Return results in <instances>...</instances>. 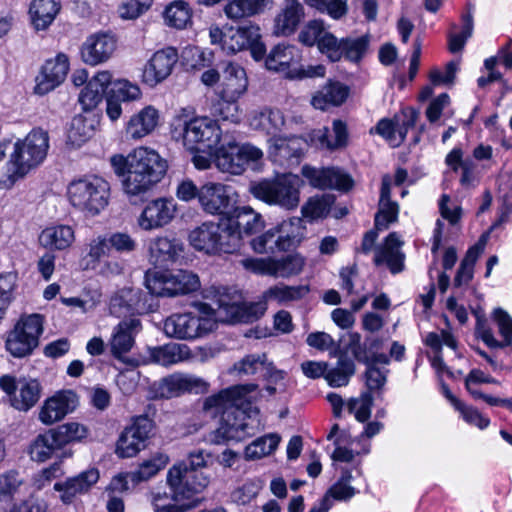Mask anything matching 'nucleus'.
<instances>
[{
    "instance_id": "1",
    "label": "nucleus",
    "mask_w": 512,
    "mask_h": 512,
    "mask_svg": "<svg viewBox=\"0 0 512 512\" xmlns=\"http://www.w3.org/2000/svg\"><path fill=\"white\" fill-rule=\"evenodd\" d=\"M256 389L257 385L253 383L239 384L205 399L203 410L212 417L221 415L220 425L214 433L215 443L241 441L254 434L247 406L250 405V394Z\"/></svg>"
},
{
    "instance_id": "2",
    "label": "nucleus",
    "mask_w": 512,
    "mask_h": 512,
    "mask_svg": "<svg viewBox=\"0 0 512 512\" xmlns=\"http://www.w3.org/2000/svg\"><path fill=\"white\" fill-rule=\"evenodd\" d=\"M110 163L115 174L124 177L123 190L129 196L147 193L163 179L168 169L167 161L148 147H137L127 156L113 155Z\"/></svg>"
},
{
    "instance_id": "3",
    "label": "nucleus",
    "mask_w": 512,
    "mask_h": 512,
    "mask_svg": "<svg viewBox=\"0 0 512 512\" xmlns=\"http://www.w3.org/2000/svg\"><path fill=\"white\" fill-rule=\"evenodd\" d=\"M191 107L181 108L170 124L171 137L190 151L215 148L222 137V131L216 120L207 116L193 117Z\"/></svg>"
},
{
    "instance_id": "4",
    "label": "nucleus",
    "mask_w": 512,
    "mask_h": 512,
    "mask_svg": "<svg viewBox=\"0 0 512 512\" xmlns=\"http://www.w3.org/2000/svg\"><path fill=\"white\" fill-rule=\"evenodd\" d=\"M184 466H172L167 473L166 481L171 494L161 489H154L148 499L154 512H186L197 506L195 496L205 488V479L199 477L194 484L184 482Z\"/></svg>"
},
{
    "instance_id": "5",
    "label": "nucleus",
    "mask_w": 512,
    "mask_h": 512,
    "mask_svg": "<svg viewBox=\"0 0 512 512\" xmlns=\"http://www.w3.org/2000/svg\"><path fill=\"white\" fill-rule=\"evenodd\" d=\"M303 186L304 181L299 175L283 173L251 184L250 192L256 199L270 206L291 211L300 203V190Z\"/></svg>"
},
{
    "instance_id": "6",
    "label": "nucleus",
    "mask_w": 512,
    "mask_h": 512,
    "mask_svg": "<svg viewBox=\"0 0 512 512\" xmlns=\"http://www.w3.org/2000/svg\"><path fill=\"white\" fill-rule=\"evenodd\" d=\"M69 203L87 217L99 215L108 205L110 184L100 176L88 175L68 184Z\"/></svg>"
},
{
    "instance_id": "7",
    "label": "nucleus",
    "mask_w": 512,
    "mask_h": 512,
    "mask_svg": "<svg viewBox=\"0 0 512 512\" xmlns=\"http://www.w3.org/2000/svg\"><path fill=\"white\" fill-rule=\"evenodd\" d=\"M195 312L175 313L164 322V332L177 339H195L214 330V319L209 315V305L204 302L193 304Z\"/></svg>"
},
{
    "instance_id": "8",
    "label": "nucleus",
    "mask_w": 512,
    "mask_h": 512,
    "mask_svg": "<svg viewBox=\"0 0 512 512\" xmlns=\"http://www.w3.org/2000/svg\"><path fill=\"white\" fill-rule=\"evenodd\" d=\"M190 245L208 255L232 253L238 247L237 235L228 225L206 221L192 229L188 236Z\"/></svg>"
},
{
    "instance_id": "9",
    "label": "nucleus",
    "mask_w": 512,
    "mask_h": 512,
    "mask_svg": "<svg viewBox=\"0 0 512 512\" xmlns=\"http://www.w3.org/2000/svg\"><path fill=\"white\" fill-rule=\"evenodd\" d=\"M44 331V316L38 313L23 314L7 333L6 351L15 358L30 356L39 345Z\"/></svg>"
},
{
    "instance_id": "10",
    "label": "nucleus",
    "mask_w": 512,
    "mask_h": 512,
    "mask_svg": "<svg viewBox=\"0 0 512 512\" xmlns=\"http://www.w3.org/2000/svg\"><path fill=\"white\" fill-rule=\"evenodd\" d=\"M144 284L149 293L161 297H174L192 293L200 288L197 274L188 270H148Z\"/></svg>"
},
{
    "instance_id": "11",
    "label": "nucleus",
    "mask_w": 512,
    "mask_h": 512,
    "mask_svg": "<svg viewBox=\"0 0 512 512\" xmlns=\"http://www.w3.org/2000/svg\"><path fill=\"white\" fill-rule=\"evenodd\" d=\"M304 231L302 219L292 217L252 239L251 246L256 253L260 254L288 251L301 242Z\"/></svg>"
},
{
    "instance_id": "12",
    "label": "nucleus",
    "mask_w": 512,
    "mask_h": 512,
    "mask_svg": "<svg viewBox=\"0 0 512 512\" xmlns=\"http://www.w3.org/2000/svg\"><path fill=\"white\" fill-rule=\"evenodd\" d=\"M239 263L250 273L287 279L303 271L305 258L298 253H291L281 257H245Z\"/></svg>"
},
{
    "instance_id": "13",
    "label": "nucleus",
    "mask_w": 512,
    "mask_h": 512,
    "mask_svg": "<svg viewBox=\"0 0 512 512\" xmlns=\"http://www.w3.org/2000/svg\"><path fill=\"white\" fill-rule=\"evenodd\" d=\"M239 263L250 273L287 279L303 271L305 258L298 253H291L281 257H245Z\"/></svg>"
},
{
    "instance_id": "14",
    "label": "nucleus",
    "mask_w": 512,
    "mask_h": 512,
    "mask_svg": "<svg viewBox=\"0 0 512 512\" xmlns=\"http://www.w3.org/2000/svg\"><path fill=\"white\" fill-rule=\"evenodd\" d=\"M262 157V150L254 145H239L234 141H229L216 151L215 164L222 172L239 175L249 162H256Z\"/></svg>"
},
{
    "instance_id": "15",
    "label": "nucleus",
    "mask_w": 512,
    "mask_h": 512,
    "mask_svg": "<svg viewBox=\"0 0 512 512\" xmlns=\"http://www.w3.org/2000/svg\"><path fill=\"white\" fill-rule=\"evenodd\" d=\"M49 149L48 133L42 129L32 130L24 139L13 146V159H17L28 174L43 163Z\"/></svg>"
},
{
    "instance_id": "16",
    "label": "nucleus",
    "mask_w": 512,
    "mask_h": 512,
    "mask_svg": "<svg viewBox=\"0 0 512 512\" xmlns=\"http://www.w3.org/2000/svg\"><path fill=\"white\" fill-rule=\"evenodd\" d=\"M154 428V422L147 416H138L120 434L115 453L120 458L136 456L145 448V442L149 439Z\"/></svg>"
},
{
    "instance_id": "17",
    "label": "nucleus",
    "mask_w": 512,
    "mask_h": 512,
    "mask_svg": "<svg viewBox=\"0 0 512 512\" xmlns=\"http://www.w3.org/2000/svg\"><path fill=\"white\" fill-rule=\"evenodd\" d=\"M257 37V25L242 27L225 26L220 28L217 25L209 27V39L212 45H218L227 54H235L247 48L249 41Z\"/></svg>"
},
{
    "instance_id": "18",
    "label": "nucleus",
    "mask_w": 512,
    "mask_h": 512,
    "mask_svg": "<svg viewBox=\"0 0 512 512\" xmlns=\"http://www.w3.org/2000/svg\"><path fill=\"white\" fill-rule=\"evenodd\" d=\"M178 206L172 197L150 200L137 217V225L143 231H154L166 227L176 218Z\"/></svg>"
},
{
    "instance_id": "19",
    "label": "nucleus",
    "mask_w": 512,
    "mask_h": 512,
    "mask_svg": "<svg viewBox=\"0 0 512 512\" xmlns=\"http://www.w3.org/2000/svg\"><path fill=\"white\" fill-rule=\"evenodd\" d=\"M234 190L220 182H206L200 186L199 205L209 215H225L232 207Z\"/></svg>"
},
{
    "instance_id": "20",
    "label": "nucleus",
    "mask_w": 512,
    "mask_h": 512,
    "mask_svg": "<svg viewBox=\"0 0 512 512\" xmlns=\"http://www.w3.org/2000/svg\"><path fill=\"white\" fill-rule=\"evenodd\" d=\"M78 405L76 393L71 390L56 392L44 400L38 411V420L45 426L62 421Z\"/></svg>"
},
{
    "instance_id": "21",
    "label": "nucleus",
    "mask_w": 512,
    "mask_h": 512,
    "mask_svg": "<svg viewBox=\"0 0 512 512\" xmlns=\"http://www.w3.org/2000/svg\"><path fill=\"white\" fill-rule=\"evenodd\" d=\"M301 59L302 54L298 47L281 43L269 52L265 65L268 70L281 72L290 79H296L302 75L300 71Z\"/></svg>"
},
{
    "instance_id": "22",
    "label": "nucleus",
    "mask_w": 512,
    "mask_h": 512,
    "mask_svg": "<svg viewBox=\"0 0 512 512\" xmlns=\"http://www.w3.org/2000/svg\"><path fill=\"white\" fill-rule=\"evenodd\" d=\"M208 384L201 378L174 373L169 375L157 382H154L151 386V391L155 398H172L179 396L182 393L206 390Z\"/></svg>"
},
{
    "instance_id": "23",
    "label": "nucleus",
    "mask_w": 512,
    "mask_h": 512,
    "mask_svg": "<svg viewBox=\"0 0 512 512\" xmlns=\"http://www.w3.org/2000/svg\"><path fill=\"white\" fill-rule=\"evenodd\" d=\"M178 58V52L173 47L156 51L143 68L142 82L155 87L172 73Z\"/></svg>"
},
{
    "instance_id": "24",
    "label": "nucleus",
    "mask_w": 512,
    "mask_h": 512,
    "mask_svg": "<svg viewBox=\"0 0 512 512\" xmlns=\"http://www.w3.org/2000/svg\"><path fill=\"white\" fill-rule=\"evenodd\" d=\"M209 315L214 319V329L217 322L237 323L249 322L261 315L263 307H243L236 302H228L226 297L220 296L213 304H209Z\"/></svg>"
},
{
    "instance_id": "25",
    "label": "nucleus",
    "mask_w": 512,
    "mask_h": 512,
    "mask_svg": "<svg viewBox=\"0 0 512 512\" xmlns=\"http://www.w3.org/2000/svg\"><path fill=\"white\" fill-rule=\"evenodd\" d=\"M69 70L68 57L58 54L54 59L47 60L35 78L34 92L45 95L62 84Z\"/></svg>"
},
{
    "instance_id": "26",
    "label": "nucleus",
    "mask_w": 512,
    "mask_h": 512,
    "mask_svg": "<svg viewBox=\"0 0 512 512\" xmlns=\"http://www.w3.org/2000/svg\"><path fill=\"white\" fill-rule=\"evenodd\" d=\"M403 116L404 120L401 123L396 119H381L375 127L371 128L370 133L380 135L392 147L400 146L404 142L408 130L415 126L419 113L408 108L403 111Z\"/></svg>"
},
{
    "instance_id": "27",
    "label": "nucleus",
    "mask_w": 512,
    "mask_h": 512,
    "mask_svg": "<svg viewBox=\"0 0 512 512\" xmlns=\"http://www.w3.org/2000/svg\"><path fill=\"white\" fill-rule=\"evenodd\" d=\"M303 177H305L311 186L319 189H338L348 190L352 187L353 181L351 177L343 170L335 167L315 168L304 165L301 169Z\"/></svg>"
},
{
    "instance_id": "28",
    "label": "nucleus",
    "mask_w": 512,
    "mask_h": 512,
    "mask_svg": "<svg viewBox=\"0 0 512 512\" xmlns=\"http://www.w3.org/2000/svg\"><path fill=\"white\" fill-rule=\"evenodd\" d=\"M117 47L115 37L109 33L89 36L81 46V58L88 65H98L111 58Z\"/></svg>"
},
{
    "instance_id": "29",
    "label": "nucleus",
    "mask_w": 512,
    "mask_h": 512,
    "mask_svg": "<svg viewBox=\"0 0 512 512\" xmlns=\"http://www.w3.org/2000/svg\"><path fill=\"white\" fill-rule=\"evenodd\" d=\"M498 333L502 340H497L490 328L478 322L476 333L478 337L490 348H505L512 345V317L502 308H496L492 314Z\"/></svg>"
},
{
    "instance_id": "30",
    "label": "nucleus",
    "mask_w": 512,
    "mask_h": 512,
    "mask_svg": "<svg viewBox=\"0 0 512 512\" xmlns=\"http://www.w3.org/2000/svg\"><path fill=\"white\" fill-rule=\"evenodd\" d=\"M307 141L298 136L289 138L273 137L269 140V156L280 165H283L286 161L298 162L307 146Z\"/></svg>"
},
{
    "instance_id": "31",
    "label": "nucleus",
    "mask_w": 512,
    "mask_h": 512,
    "mask_svg": "<svg viewBox=\"0 0 512 512\" xmlns=\"http://www.w3.org/2000/svg\"><path fill=\"white\" fill-rule=\"evenodd\" d=\"M99 480V472L95 468L81 472L77 476L67 478L64 482L54 484V489L61 493L63 503L70 504L77 495L84 494Z\"/></svg>"
},
{
    "instance_id": "32",
    "label": "nucleus",
    "mask_w": 512,
    "mask_h": 512,
    "mask_svg": "<svg viewBox=\"0 0 512 512\" xmlns=\"http://www.w3.org/2000/svg\"><path fill=\"white\" fill-rule=\"evenodd\" d=\"M347 139V127L341 120H334L331 129L322 127L308 135V141L312 146L326 150H336L346 146Z\"/></svg>"
},
{
    "instance_id": "33",
    "label": "nucleus",
    "mask_w": 512,
    "mask_h": 512,
    "mask_svg": "<svg viewBox=\"0 0 512 512\" xmlns=\"http://www.w3.org/2000/svg\"><path fill=\"white\" fill-rule=\"evenodd\" d=\"M304 18V7L298 0H285L274 18L273 33L289 36Z\"/></svg>"
},
{
    "instance_id": "34",
    "label": "nucleus",
    "mask_w": 512,
    "mask_h": 512,
    "mask_svg": "<svg viewBox=\"0 0 512 512\" xmlns=\"http://www.w3.org/2000/svg\"><path fill=\"white\" fill-rule=\"evenodd\" d=\"M141 323L138 319L121 321L113 330L109 346L112 355L120 359L128 353L135 343V335L139 332Z\"/></svg>"
},
{
    "instance_id": "35",
    "label": "nucleus",
    "mask_w": 512,
    "mask_h": 512,
    "mask_svg": "<svg viewBox=\"0 0 512 512\" xmlns=\"http://www.w3.org/2000/svg\"><path fill=\"white\" fill-rule=\"evenodd\" d=\"M248 79L242 66L229 62L222 72L219 95L230 99H239L247 90Z\"/></svg>"
},
{
    "instance_id": "36",
    "label": "nucleus",
    "mask_w": 512,
    "mask_h": 512,
    "mask_svg": "<svg viewBox=\"0 0 512 512\" xmlns=\"http://www.w3.org/2000/svg\"><path fill=\"white\" fill-rule=\"evenodd\" d=\"M401 246L399 236L395 232L390 233L384 243L376 248L374 263L386 264L392 273H399L403 269L405 258Z\"/></svg>"
},
{
    "instance_id": "37",
    "label": "nucleus",
    "mask_w": 512,
    "mask_h": 512,
    "mask_svg": "<svg viewBox=\"0 0 512 512\" xmlns=\"http://www.w3.org/2000/svg\"><path fill=\"white\" fill-rule=\"evenodd\" d=\"M391 186V176L384 175L380 190L379 209L375 215V228L380 231L387 229L391 223L398 219L399 206L391 200Z\"/></svg>"
},
{
    "instance_id": "38",
    "label": "nucleus",
    "mask_w": 512,
    "mask_h": 512,
    "mask_svg": "<svg viewBox=\"0 0 512 512\" xmlns=\"http://www.w3.org/2000/svg\"><path fill=\"white\" fill-rule=\"evenodd\" d=\"M159 114L153 106H146L132 115L125 127V135L129 139L139 140L154 131L158 124Z\"/></svg>"
},
{
    "instance_id": "39",
    "label": "nucleus",
    "mask_w": 512,
    "mask_h": 512,
    "mask_svg": "<svg viewBox=\"0 0 512 512\" xmlns=\"http://www.w3.org/2000/svg\"><path fill=\"white\" fill-rule=\"evenodd\" d=\"M111 83L112 75L109 71L98 72L92 77L79 94V103L83 110L89 111L95 108L102 101Z\"/></svg>"
},
{
    "instance_id": "40",
    "label": "nucleus",
    "mask_w": 512,
    "mask_h": 512,
    "mask_svg": "<svg viewBox=\"0 0 512 512\" xmlns=\"http://www.w3.org/2000/svg\"><path fill=\"white\" fill-rule=\"evenodd\" d=\"M349 96V87L337 81H329L312 99L311 104L319 110H327L330 107L342 105Z\"/></svg>"
},
{
    "instance_id": "41",
    "label": "nucleus",
    "mask_w": 512,
    "mask_h": 512,
    "mask_svg": "<svg viewBox=\"0 0 512 512\" xmlns=\"http://www.w3.org/2000/svg\"><path fill=\"white\" fill-rule=\"evenodd\" d=\"M228 227L237 235V239L245 234L251 235L264 227V220L260 213L249 206L238 207L233 219L228 222Z\"/></svg>"
},
{
    "instance_id": "42",
    "label": "nucleus",
    "mask_w": 512,
    "mask_h": 512,
    "mask_svg": "<svg viewBox=\"0 0 512 512\" xmlns=\"http://www.w3.org/2000/svg\"><path fill=\"white\" fill-rule=\"evenodd\" d=\"M274 0H229L224 7L226 17L233 21L253 17L273 7Z\"/></svg>"
},
{
    "instance_id": "43",
    "label": "nucleus",
    "mask_w": 512,
    "mask_h": 512,
    "mask_svg": "<svg viewBox=\"0 0 512 512\" xmlns=\"http://www.w3.org/2000/svg\"><path fill=\"white\" fill-rule=\"evenodd\" d=\"M249 125L254 130L275 135L284 127L285 118L279 109L264 108L250 114Z\"/></svg>"
},
{
    "instance_id": "44",
    "label": "nucleus",
    "mask_w": 512,
    "mask_h": 512,
    "mask_svg": "<svg viewBox=\"0 0 512 512\" xmlns=\"http://www.w3.org/2000/svg\"><path fill=\"white\" fill-rule=\"evenodd\" d=\"M190 356V350L185 344L169 343L149 349L151 362L162 366H170L186 361Z\"/></svg>"
},
{
    "instance_id": "45",
    "label": "nucleus",
    "mask_w": 512,
    "mask_h": 512,
    "mask_svg": "<svg viewBox=\"0 0 512 512\" xmlns=\"http://www.w3.org/2000/svg\"><path fill=\"white\" fill-rule=\"evenodd\" d=\"M41 385L35 379H20L15 394L11 397V405L19 411L30 410L39 400Z\"/></svg>"
},
{
    "instance_id": "46",
    "label": "nucleus",
    "mask_w": 512,
    "mask_h": 512,
    "mask_svg": "<svg viewBox=\"0 0 512 512\" xmlns=\"http://www.w3.org/2000/svg\"><path fill=\"white\" fill-rule=\"evenodd\" d=\"M74 240V231L68 225L47 227L39 235V242L43 247L55 250L69 248Z\"/></svg>"
},
{
    "instance_id": "47",
    "label": "nucleus",
    "mask_w": 512,
    "mask_h": 512,
    "mask_svg": "<svg viewBox=\"0 0 512 512\" xmlns=\"http://www.w3.org/2000/svg\"><path fill=\"white\" fill-rule=\"evenodd\" d=\"M59 10L60 4L56 0H33L29 14L35 28L44 30L53 22Z\"/></svg>"
},
{
    "instance_id": "48",
    "label": "nucleus",
    "mask_w": 512,
    "mask_h": 512,
    "mask_svg": "<svg viewBox=\"0 0 512 512\" xmlns=\"http://www.w3.org/2000/svg\"><path fill=\"white\" fill-rule=\"evenodd\" d=\"M6 147L0 145V189H10L19 179L25 177L24 171L17 159H13L11 152L6 159Z\"/></svg>"
},
{
    "instance_id": "49",
    "label": "nucleus",
    "mask_w": 512,
    "mask_h": 512,
    "mask_svg": "<svg viewBox=\"0 0 512 512\" xmlns=\"http://www.w3.org/2000/svg\"><path fill=\"white\" fill-rule=\"evenodd\" d=\"M60 449L49 429L45 433L39 434L31 442L28 452L32 461L42 463L51 459L54 453Z\"/></svg>"
},
{
    "instance_id": "50",
    "label": "nucleus",
    "mask_w": 512,
    "mask_h": 512,
    "mask_svg": "<svg viewBox=\"0 0 512 512\" xmlns=\"http://www.w3.org/2000/svg\"><path fill=\"white\" fill-rule=\"evenodd\" d=\"M169 462V457L165 453L158 452L148 460L143 461L137 470L128 472L131 483L134 485L147 481L154 477L160 470L165 468Z\"/></svg>"
},
{
    "instance_id": "51",
    "label": "nucleus",
    "mask_w": 512,
    "mask_h": 512,
    "mask_svg": "<svg viewBox=\"0 0 512 512\" xmlns=\"http://www.w3.org/2000/svg\"><path fill=\"white\" fill-rule=\"evenodd\" d=\"M309 292L306 285L290 286L283 283L274 285L264 292V298L267 301H275L279 304H285L297 301L305 297Z\"/></svg>"
},
{
    "instance_id": "52",
    "label": "nucleus",
    "mask_w": 512,
    "mask_h": 512,
    "mask_svg": "<svg viewBox=\"0 0 512 512\" xmlns=\"http://www.w3.org/2000/svg\"><path fill=\"white\" fill-rule=\"evenodd\" d=\"M208 458H210L209 453H206L203 450H197L189 454L187 461H181L173 466H184L185 478L183 480L185 483L194 484L196 481H199V477H202L205 479L206 487L209 483V479L198 469L206 466Z\"/></svg>"
},
{
    "instance_id": "53",
    "label": "nucleus",
    "mask_w": 512,
    "mask_h": 512,
    "mask_svg": "<svg viewBox=\"0 0 512 512\" xmlns=\"http://www.w3.org/2000/svg\"><path fill=\"white\" fill-rule=\"evenodd\" d=\"M355 374V364L346 355H340L335 367L326 370L325 379L331 387L346 386Z\"/></svg>"
},
{
    "instance_id": "54",
    "label": "nucleus",
    "mask_w": 512,
    "mask_h": 512,
    "mask_svg": "<svg viewBox=\"0 0 512 512\" xmlns=\"http://www.w3.org/2000/svg\"><path fill=\"white\" fill-rule=\"evenodd\" d=\"M50 430L61 449L88 436L87 427L77 422H68Z\"/></svg>"
},
{
    "instance_id": "55",
    "label": "nucleus",
    "mask_w": 512,
    "mask_h": 512,
    "mask_svg": "<svg viewBox=\"0 0 512 512\" xmlns=\"http://www.w3.org/2000/svg\"><path fill=\"white\" fill-rule=\"evenodd\" d=\"M280 437L277 434H267L259 437L245 447L246 460H258L272 454L278 447Z\"/></svg>"
},
{
    "instance_id": "56",
    "label": "nucleus",
    "mask_w": 512,
    "mask_h": 512,
    "mask_svg": "<svg viewBox=\"0 0 512 512\" xmlns=\"http://www.w3.org/2000/svg\"><path fill=\"white\" fill-rule=\"evenodd\" d=\"M335 203L333 194L311 197L301 208L303 217L316 220L326 217Z\"/></svg>"
},
{
    "instance_id": "57",
    "label": "nucleus",
    "mask_w": 512,
    "mask_h": 512,
    "mask_svg": "<svg viewBox=\"0 0 512 512\" xmlns=\"http://www.w3.org/2000/svg\"><path fill=\"white\" fill-rule=\"evenodd\" d=\"M23 481L15 471L0 476V512L5 511L18 493Z\"/></svg>"
},
{
    "instance_id": "58",
    "label": "nucleus",
    "mask_w": 512,
    "mask_h": 512,
    "mask_svg": "<svg viewBox=\"0 0 512 512\" xmlns=\"http://www.w3.org/2000/svg\"><path fill=\"white\" fill-rule=\"evenodd\" d=\"M191 9L182 0L171 3L164 12L165 23L176 29H183L191 22Z\"/></svg>"
},
{
    "instance_id": "59",
    "label": "nucleus",
    "mask_w": 512,
    "mask_h": 512,
    "mask_svg": "<svg viewBox=\"0 0 512 512\" xmlns=\"http://www.w3.org/2000/svg\"><path fill=\"white\" fill-rule=\"evenodd\" d=\"M110 247L107 235H99L88 244V253L82 259L83 268L86 270L96 269L103 257L109 254Z\"/></svg>"
},
{
    "instance_id": "60",
    "label": "nucleus",
    "mask_w": 512,
    "mask_h": 512,
    "mask_svg": "<svg viewBox=\"0 0 512 512\" xmlns=\"http://www.w3.org/2000/svg\"><path fill=\"white\" fill-rule=\"evenodd\" d=\"M272 363L267 362L265 354H250L234 364L232 373L238 376L253 375L263 370H270Z\"/></svg>"
},
{
    "instance_id": "61",
    "label": "nucleus",
    "mask_w": 512,
    "mask_h": 512,
    "mask_svg": "<svg viewBox=\"0 0 512 512\" xmlns=\"http://www.w3.org/2000/svg\"><path fill=\"white\" fill-rule=\"evenodd\" d=\"M210 113L220 120L238 123L240 121L238 99H230L218 94V99L210 107Z\"/></svg>"
},
{
    "instance_id": "62",
    "label": "nucleus",
    "mask_w": 512,
    "mask_h": 512,
    "mask_svg": "<svg viewBox=\"0 0 512 512\" xmlns=\"http://www.w3.org/2000/svg\"><path fill=\"white\" fill-rule=\"evenodd\" d=\"M352 479L351 471L343 470L340 478L327 490L323 497H328L330 500L349 501L358 493L350 484Z\"/></svg>"
},
{
    "instance_id": "63",
    "label": "nucleus",
    "mask_w": 512,
    "mask_h": 512,
    "mask_svg": "<svg viewBox=\"0 0 512 512\" xmlns=\"http://www.w3.org/2000/svg\"><path fill=\"white\" fill-rule=\"evenodd\" d=\"M449 401L469 425H474L479 429H485L489 426V418L482 415L476 408L465 405L453 395H449Z\"/></svg>"
},
{
    "instance_id": "64",
    "label": "nucleus",
    "mask_w": 512,
    "mask_h": 512,
    "mask_svg": "<svg viewBox=\"0 0 512 512\" xmlns=\"http://www.w3.org/2000/svg\"><path fill=\"white\" fill-rule=\"evenodd\" d=\"M328 30L326 29L323 21L312 20L309 21L299 32L298 40L300 43L306 46L320 45L324 34Z\"/></svg>"
}]
</instances>
